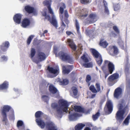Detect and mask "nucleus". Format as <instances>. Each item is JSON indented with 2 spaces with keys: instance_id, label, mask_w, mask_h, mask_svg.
Returning <instances> with one entry per match:
<instances>
[{
  "instance_id": "22",
  "label": "nucleus",
  "mask_w": 130,
  "mask_h": 130,
  "mask_svg": "<svg viewBox=\"0 0 130 130\" xmlns=\"http://www.w3.org/2000/svg\"><path fill=\"white\" fill-rule=\"evenodd\" d=\"M48 89L49 91L53 94L58 93V90L53 85H50Z\"/></svg>"
},
{
  "instance_id": "11",
  "label": "nucleus",
  "mask_w": 130,
  "mask_h": 130,
  "mask_svg": "<svg viewBox=\"0 0 130 130\" xmlns=\"http://www.w3.org/2000/svg\"><path fill=\"white\" fill-rule=\"evenodd\" d=\"M113 108V104L111 101L110 100L107 101L104 108V110L106 112V110H107L108 114L110 113L112 111Z\"/></svg>"
},
{
  "instance_id": "57",
  "label": "nucleus",
  "mask_w": 130,
  "mask_h": 130,
  "mask_svg": "<svg viewBox=\"0 0 130 130\" xmlns=\"http://www.w3.org/2000/svg\"><path fill=\"white\" fill-rule=\"evenodd\" d=\"M57 50L58 49L57 47H56L54 48L53 50L54 52L56 55H57Z\"/></svg>"
},
{
  "instance_id": "40",
  "label": "nucleus",
  "mask_w": 130,
  "mask_h": 130,
  "mask_svg": "<svg viewBox=\"0 0 130 130\" xmlns=\"http://www.w3.org/2000/svg\"><path fill=\"white\" fill-rule=\"evenodd\" d=\"M34 36L33 35H31L27 38V43L28 45H29L30 44L32 39L33 38Z\"/></svg>"
},
{
  "instance_id": "56",
  "label": "nucleus",
  "mask_w": 130,
  "mask_h": 130,
  "mask_svg": "<svg viewBox=\"0 0 130 130\" xmlns=\"http://www.w3.org/2000/svg\"><path fill=\"white\" fill-rule=\"evenodd\" d=\"M48 130H58L55 126H52L48 128Z\"/></svg>"
},
{
  "instance_id": "21",
  "label": "nucleus",
  "mask_w": 130,
  "mask_h": 130,
  "mask_svg": "<svg viewBox=\"0 0 130 130\" xmlns=\"http://www.w3.org/2000/svg\"><path fill=\"white\" fill-rule=\"evenodd\" d=\"M17 125L19 130H25V126L22 121L19 120L17 122Z\"/></svg>"
},
{
  "instance_id": "45",
  "label": "nucleus",
  "mask_w": 130,
  "mask_h": 130,
  "mask_svg": "<svg viewBox=\"0 0 130 130\" xmlns=\"http://www.w3.org/2000/svg\"><path fill=\"white\" fill-rule=\"evenodd\" d=\"M113 7L115 11L118 10L120 8V6L118 4H114L113 5Z\"/></svg>"
},
{
  "instance_id": "17",
  "label": "nucleus",
  "mask_w": 130,
  "mask_h": 130,
  "mask_svg": "<svg viewBox=\"0 0 130 130\" xmlns=\"http://www.w3.org/2000/svg\"><path fill=\"white\" fill-rule=\"evenodd\" d=\"M122 89L120 87H118L116 88L115 90L113 96L115 98L118 99L120 97L122 94Z\"/></svg>"
},
{
  "instance_id": "38",
  "label": "nucleus",
  "mask_w": 130,
  "mask_h": 130,
  "mask_svg": "<svg viewBox=\"0 0 130 130\" xmlns=\"http://www.w3.org/2000/svg\"><path fill=\"white\" fill-rule=\"evenodd\" d=\"M83 66L85 68L92 67V62L84 63L83 64Z\"/></svg>"
},
{
  "instance_id": "9",
  "label": "nucleus",
  "mask_w": 130,
  "mask_h": 130,
  "mask_svg": "<svg viewBox=\"0 0 130 130\" xmlns=\"http://www.w3.org/2000/svg\"><path fill=\"white\" fill-rule=\"evenodd\" d=\"M38 59H33V62L38 64L40 62L42 61L45 59L46 58L45 54L42 52H39L38 54Z\"/></svg>"
},
{
  "instance_id": "5",
  "label": "nucleus",
  "mask_w": 130,
  "mask_h": 130,
  "mask_svg": "<svg viewBox=\"0 0 130 130\" xmlns=\"http://www.w3.org/2000/svg\"><path fill=\"white\" fill-rule=\"evenodd\" d=\"M59 56L62 61L67 62L70 64L73 63V58L67 52L63 51H60L59 53Z\"/></svg>"
},
{
  "instance_id": "18",
  "label": "nucleus",
  "mask_w": 130,
  "mask_h": 130,
  "mask_svg": "<svg viewBox=\"0 0 130 130\" xmlns=\"http://www.w3.org/2000/svg\"><path fill=\"white\" fill-rule=\"evenodd\" d=\"M22 15L19 13H17L14 15L13 19L15 23L19 24L21 22Z\"/></svg>"
},
{
  "instance_id": "28",
  "label": "nucleus",
  "mask_w": 130,
  "mask_h": 130,
  "mask_svg": "<svg viewBox=\"0 0 130 130\" xmlns=\"http://www.w3.org/2000/svg\"><path fill=\"white\" fill-rule=\"evenodd\" d=\"M109 61L107 60H105L104 61V63L103 65L101 67V69L102 70L104 71L107 70V67Z\"/></svg>"
},
{
  "instance_id": "43",
  "label": "nucleus",
  "mask_w": 130,
  "mask_h": 130,
  "mask_svg": "<svg viewBox=\"0 0 130 130\" xmlns=\"http://www.w3.org/2000/svg\"><path fill=\"white\" fill-rule=\"evenodd\" d=\"M126 90L127 93L130 94V82H128L126 83Z\"/></svg>"
},
{
  "instance_id": "26",
  "label": "nucleus",
  "mask_w": 130,
  "mask_h": 130,
  "mask_svg": "<svg viewBox=\"0 0 130 130\" xmlns=\"http://www.w3.org/2000/svg\"><path fill=\"white\" fill-rule=\"evenodd\" d=\"M9 84L8 83L4 82L2 84L0 85V90L7 89L8 87Z\"/></svg>"
},
{
  "instance_id": "23",
  "label": "nucleus",
  "mask_w": 130,
  "mask_h": 130,
  "mask_svg": "<svg viewBox=\"0 0 130 130\" xmlns=\"http://www.w3.org/2000/svg\"><path fill=\"white\" fill-rule=\"evenodd\" d=\"M108 67L109 72L110 74H112L113 71L115 70L114 65L112 63L109 61Z\"/></svg>"
},
{
  "instance_id": "3",
  "label": "nucleus",
  "mask_w": 130,
  "mask_h": 130,
  "mask_svg": "<svg viewBox=\"0 0 130 130\" xmlns=\"http://www.w3.org/2000/svg\"><path fill=\"white\" fill-rule=\"evenodd\" d=\"M47 8L48 9V13L52 14V17L50 18V15H47L46 11H44L42 12V16L45 17L44 20L45 19H47L56 28H57L58 26L57 22L53 10L51 8L50 6H49Z\"/></svg>"
},
{
  "instance_id": "46",
  "label": "nucleus",
  "mask_w": 130,
  "mask_h": 130,
  "mask_svg": "<svg viewBox=\"0 0 130 130\" xmlns=\"http://www.w3.org/2000/svg\"><path fill=\"white\" fill-rule=\"evenodd\" d=\"M113 29L117 34H119L120 33L119 30L116 26H113Z\"/></svg>"
},
{
  "instance_id": "53",
  "label": "nucleus",
  "mask_w": 130,
  "mask_h": 130,
  "mask_svg": "<svg viewBox=\"0 0 130 130\" xmlns=\"http://www.w3.org/2000/svg\"><path fill=\"white\" fill-rule=\"evenodd\" d=\"M54 126L53 125V124L52 123H48L46 124V127L48 128H50L52 126Z\"/></svg>"
},
{
  "instance_id": "30",
  "label": "nucleus",
  "mask_w": 130,
  "mask_h": 130,
  "mask_svg": "<svg viewBox=\"0 0 130 130\" xmlns=\"http://www.w3.org/2000/svg\"><path fill=\"white\" fill-rule=\"evenodd\" d=\"M47 70L50 73L54 74L57 73L58 71L57 69H54L53 68L50 67L49 66L48 67Z\"/></svg>"
},
{
  "instance_id": "12",
  "label": "nucleus",
  "mask_w": 130,
  "mask_h": 130,
  "mask_svg": "<svg viewBox=\"0 0 130 130\" xmlns=\"http://www.w3.org/2000/svg\"><path fill=\"white\" fill-rule=\"evenodd\" d=\"M97 15L94 13H90L87 18V22L89 24H91L97 21Z\"/></svg>"
},
{
  "instance_id": "61",
  "label": "nucleus",
  "mask_w": 130,
  "mask_h": 130,
  "mask_svg": "<svg viewBox=\"0 0 130 130\" xmlns=\"http://www.w3.org/2000/svg\"><path fill=\"white\" fill-rule=\"evenodd\" d=\"M66 34L68 35H70L71 34H72V32L70 31H66Z\"/></svg>"
},
{
  "instance_id": "48",
  "label": "nucleus",
  "mask_w": 130,
  "mask_h": 130,
  "mask_svg": "<svg viewBox=\"0 0 130 130\" xmlns=\"http://www.w3.org/2000/svg\"><path fill=\"white\" fill-rule=\"evenodd\" d=\"M10 118L12 119H14V112L13 109L11 110V114L10 115Z\"/></svg>"
},
{
  "instance_id": "39",
  "label": "nucleus",
  "mask_w": 130,
  "mask_h": 130,
  "mask_svg": "<svg viewBox=\"0 0 130 130\" xmlns=\"http://www.w3.org/2000/svg\"><path fill=\"white\" fill-rule=\"evenodd\" d=\"M89 89L93 93H96L98 92L97 91L93 85H91L89 87Z\"/></svg>"
},
{
  "instance_id": "62",
  "label": "nucleus",
  "mask_w": 130,
  "mask_h": 130,
  "mask_svg": "<svg viewBox=\"0 0 130 130\" xmlns=\"http://www.w3.org/2000/svg\"><path fill=\"white\" fill-rule=\"evenodd\" d=\"M84 130H91V129L89 127H86L85 128Z\"/></svg>"
},
{
  "instance_id": "4",
  "label": "nucleus",
  "mask_w": 130,
  "mask_h": 130,
  "mask_svg": "<svg viewBox=\"0 0 130 130\" xmlns=\"http://www.w3.org/2000/svg\"><path fill=\"white\" fill-rule=\"evenodd\" d=\"M119 110L117 112L115 116V118L117 121L119 122H121L124 119V115L127 110H128L127 107H125L123 109V105L121 104H119Z\"/></svg>"
},
{
  "instance_id": "55",
  "label": "nucleus",
  "mask_w": 130,
  "mask_h": 130,
  "mask_svg": "<svg viewBox=\"0 0 130 130\" xmlns=\"http://www.w3.org/2000/svg\"><path fill=\"white\" fill-rule=\"evenodd\" d=\"M84 112H82L83 113H85L86 114H88L89 113L90 111V110L89 109L88 110H86L84 108Z\"/></svg>"
},
{
  "instance_id": "29",
  "label": "nucleus",
  "mask_w": 130,
  "mask_h": 130,
  "mask_svg": "<svg viewBox=\"0 0 130 130\" xmlns=\"http://www.w3.org/2000/svg\"><path fill=\"white\" fill-rule=\"evenodd\" d=\"M85 125L82 123H78L75 127V130H82Z\"/></svg>"
},
{
  "instance_id": "59",
  "label": "nucleus",
  "mask_w": 130,
  "mask_h": 130,
  "mask_svg": "<svg viewBox=\"0 0 130 130\" xmlns=\"http://www.w3.org/2000/svg\"><path fill=\"white\" fill-rule=\"evenodd\" d=\"M103 2L104 3V7H107V3L105 0H103Z\"/></svg>"
},
{
  "instance_id": "36",
  "label": "nucleus",
  "mask_w": 130,
  "mask_h": 130,
  "mask_svg": "<svg viewBox=\"0 0 130 130\" xmlns=\"http://www.w3.org/2000/svg\"><path fill=\"white\" fill-rule=\"evenodd\" d=\"M72 89L73 91V95L75 96L77 95L78 93L77 88L73 86L72 87Z\"/></svg>"
},
{
  "instance_id": "44",
  "label": "nucleus",
  "mask_w": 130,
  "mask_h": 130,
  "mask_svg": "<svg viewBox=\"0 0 130 130\" xmlns=\"http://www.w3.org/2000/svg\"><path fill=\"white\" fill-rule=\"evenodd\" d=\"M75 24L77 31V32H78L79 30L80 27L79 23L77 19H76L75 20Z\"/></svg>"
},
{
  "instance_id": "64",
  "label": "nucleus",
  "mask_w": 130,
  "mask_h": 130,
  "mask_svg": "<svg viewBox=\"0 0 130 130\" xmlns=\"http://www.w3.org/2000/svg\"><path fill=\"white\" fill-rule=\"evenodd\" d=\"M95 94H92L91 95V98H94V97H95Z\"/></svg>"
},
{
  "instance_id": "37",
  "label": "nucleus",
  "mask_w": 130,
  "mask_h": 130,
  "mask_svg": "<svg viewBox=\"0 0 130 130\" xmlns=\"http://www.w3.org/2000/svg\"><path fill=\"white\" fill-rule=\"evenodd\" d=\"M100 116V113L99 112H97L95 115H93L92 118L94 121L96 120Z\"/></svg>"
},
{
  "instance_id": "60",
  "label": "nucleus",
  "mask_w": 130,
  "mask_h": 130,
  "mask_svg": "<svg viewBox=\"0 0 130 130\" xmlns=\"http://www.w3.org/2000/svg\"><path fill=\"white\" fill-rule=\"evenodd\" d=\"M114 84L113 82H109L108 83V85L109 86H111L113 85Z\"/></svg>"
},
{
  "instance_id": "2",
  "label": "nucleus",
  "mask_w": 130,
  "mask_h": 130,
  "mask_svg": "<svg viewBox=\"0 0 130 130\" xmlns=\"http://www.w3.org/2000/svg\"><path fill=\"white\" fill-rule=\"evenodd\" d=\"M64 17L62 15H60V18L61 20L60 22V26L58 28V32L59 34L62 33L65 28L66 27V25L64 23L65 22L67 25V28L69 27L68 24L70 23V21L68 19L69 17L68 11L67 10H65L64 11Z\"/></svg>"
},
{
  "instance_id": "1",
  "label": "nucleus",
  "mask_w": 130,
  "mask_h": 130,
  "mask_svg": "<svg viewBox=\"0 0 130 130\" xmlns=\"http://www.w3.org/2000/svg\"><path fill=\"white\" fill-rule=\"evenodd\" d=\"M59 106L57 104L53 103L51 105L52 108L56 109L57 113L54 114L55 117L58 119L62 117L63 111L66 112H68L69 106L68 102L65 100L61 99L58 101Z\"/></svg>"
},
{
  "instance_id": "6",
  "label": "nucleus",
  "mask_w": 130,
  "mask_h": 130,
  "mask_svg": "<svg viewBox=\"0 0 130 130\" xmlns=\"http://www.w3.org/2000/svg\"><path fill=\"white\" fill-rule=\"evenodd\" d=\"M90 51L93 57L95 59L97 64L99 66H100L103 61L101 55L94 48H91Z\"/></svg>"
},
{
  "instance_id": "25",
  "label": "nucleus",
  "mask_w": 130,
  "mask_h": 130,
  "mask_svg": "<svg viewBox=\"0 0 130 130\" xmlns=\"http://www.w3.org/2000/svg\"><path fill=\"white\" fill-rule=\"evenodd\" d=\"M73 109L76 112L82 113L84 112V108L79 106L75 105Z\"/></svg>"
},
{
  "instance_id": "33",
  "label": "nucleus",
  "mask_w": 130,
  "mask_h": 130,
  "mask_svg": "<svg viewBox=\"0 0 130 130\" xmlns=\"http://www.w3.org/2000/svg\"><path fill=\"white\" fill-rule=\"evenodd\" d=\"M36 53V51L35 49L33 48H31V53L30 55L31 58V59L32 61L33 60V59H36L35 58H33L34 57Z\"/></svg>"
},
{
  "instance_id": "35",
  "label": "nucleus",
  "mask_w": 130,
  "mask_h": 130,
  "mask_svg": "<svg viewBox=\"0 0 130 130\" xmlns=\"http://www.w3.org/2000/svg\"><path fill=\"white\" fill-rule=\"evenodd\" d=\"M63 7H60L59 13L60 15H61H61H62L63 17V15H62V14L64 12V8H65L66 7L65 5L64 4H63Z\"/></svg>"
},
{
  "instance_id": "50",
  "label": "nucleus",
  "mask_w": 130,
  "mask_h": 130,
  "mask_svg": "<svg viewBox=\"0 0 130 130\" xmlns=\"http://www.w3.org/2000/svg\"><path fill=\"white\" fill-rule=\"evenodd\" d=\"M124 72L126 74H128L129 73V67L127 66H125L124 69Z\"/></svg>"
},
{
  "instance_id": "13",
  "label": "nucleus",
  "mask_w": 130,
  "mask_h": 130,
  "mask_svg": "<svg viewBox=\"0 0 130 130\" xmlns=\"http://www.w3.org/2000/svg\"><path fill=\"white\" fill-rule=\"evenodd\" d=\"M73 65L63 66L62 67V73L64 74H68L72 70Z\"/></svg>"
},
{
  "instance_id": "47",
  "label": "nucleus",
  "mask_w": 130,
  "mask_h": 130,
  "mask_svg": "<svg viewBox=\"0 0 130 130\" xmlns=\"http://www.w3.org/2000/svg\"><path fill=\"white\" fill-rule=\"evenodd\" d=\"M80 1L83 4H86L90 2V0H80Z\"/></svg>"
},
{
  "instance_id": "34",
  "label": "nucleus",
  "mask_w": 130,
  "mask_h": 130,
  "mask_svg": "<svg viewBox=\"0 0 130 130\" xmlns=\"http://www.w3.org/2000/svg\"><path fill=\"white\" fill-rule=\"evenodd\" d=\"M51 2L50 0H45L43 2V4L44 6H47V8L49 6H51Z\"/></svg>"
},
{
  "instance_id": "15",
  "label": "nucleus",
  "mask_w": 130,
  "mask_h": 130,
  "mask_svg": "<svg viewBox=\"0 0 130 130\" xmlns=\"http://www.w3.org/2000/svg\"><path fill=\"white\" fill-rule=\"evenodd\" d=\"M9 45V42L8 41L3 43L0 45V53L2 54L3 52L6 51Z\"/></svg>"
},
{
  "instance_id": "42",
  "label": "nucleus",
  "mask_w": 130,
  "mask_h": 130,
  "mask_svg": "<svg viewBox=\"0 0 130 130\" xmlns=\"http://www.w3.org/2000/svg\"><path fill=\"white\" fill-rule=\"evenodd\" d=\"M118 44L121 48L123 50L124 48V43L121 40H119L118 42Z\"/></svg>"
},
{
  "instance_id": "19",
  "label": "nucleus",
  "mask_w": 130,
  "mask_h": 130,
  "mask_svg": "<svg viewBox=\"0 0 130 130\" xmlns=\"http://www.w3.org/2000/svg\"><path fill=\"white\" fill-rule=\"evenodd\" d=\"M30 23V22L29 19L28 18H24L22 22L21 26L23 28H26L29 26Z\"/></svg>"
},
{
  "instance_id": "27",
  "label": "nucleus",
  "mask_w": 130,
  "mask_h": 130,
  "mask_svg": "<svg viewBox=\"0 0 130 130\" xmlns=\"http://www.w3.org/2000/svg\"><path fill=\"white\" fill-rule=\"evenodd\" d=\"M88 13V11L86 9H83L81 11L80 17H81L86 18L87 16Z\"/></svg>"
},
{
  "instance_id": "24",
  "label": "nucleus",
  "mask_w": 130,
  "mask_h": 130,
  "mask_svg": "<svg viewBox=\"0 0 130 130\" xmlns=\"http://www.w3.org/2000/svg\"><path fill=\"white\" fill-rule=\"evenodd\" d=\"M108 44V43H107L106 41H104V39H101L99 43V45L100 46L104 48H106Z\"/></svg>"
},
{
  "instance_id": "20",
  "label": "nucleus",
  "mask_w": 130,
  "mask_h": 130,
  "mask_svg": "<svg viewBox=\"0 0 130 130\" xmlns=\"http://www.w3.org/2000/svg\"><path fill=\"white\" fill-rule=\"evenodd\" d=\"M68 45L70 47L73 51H76V46L73 40L69 39H68Z\"/></svg>"
},
{
  "instance_id": "31",
  "label": "nucleus",
  "mask_w": 130,
  "mask_h": 130,
  "mask_svg": "<svg viewBox=\"0 0 130 130\" xmlns=\"http://www.w3.org/2000/svg\"><path fill=\"white\" fill-rule=\"evenodd\" d=\"M86 55H88L87 54H84L81 57V58L82 60L85 63H88L89 61V59Z\"/></svg>"
},
{
  "instance_id": "54",
  "label": "nucleus",
  "mask_w": 130,
  "mask_h": 130,
  "mask_svg": "<svg viewBox=\"0 0 130 130\" xmlns=\"http://www.w3.org/2000/svg\"><path fill=\"white\" fill-rule=\"evenodd\" d=\"M104 12L105 13H106L107 15H109V12L107 7H105Z\"/></svg>"
},
{
  "instance_id": "41",
  "label": "nucleus",
  "mask_w": 130,
  "mask_h": 130,
  "mask_svg": "<svg viewBox=\"0 0 130 130\" xmlns=\"http://www.w3.org/2000/svg\"><path fill=\"white\" fill-rule=\"evenodd\" d=\"M130 119V115H129L124 121V123L126 125H128L129 123V120Z\"/></svg>"
},
{
  "instance_id": "8",
  "label": "nucleus",
  "mask_w": 130,
  "mask_h": 130,
  "mask_svg": "<svg viewBox=\"0 0 130 130\" xmlns=\"http://www.w3.org/2000/svg\"><path fill=\"white\" fill-rule=\"evenodd\" d=\"M43 113L41 111H38L36 112L35 114V116L36 118V122L37 125L42 128H43L45 126V124L44 121L41 119L38 118H40L42 115Z\"/></svg>"
},
{
  "instance_id": "16",
  "label": "nucleus",
  "mask_w": 130,
  "mask_h": 130,
  "mask_svg": "<svg viewBox=\"0 0 130 130\" xmlns=\"http://www.w3.org/2000/svg\"><path fill=\"white\" fill-rule=\"evenodd\" d=\"M109 52L111 55H116L119 53V50L115 45L111 46L109 49Z\"/></svg>"
},
{
  "instance_id": "58",
  "label": "nucleus",
  "mask_w": 130,
  "mask_h": 130,
  "mask_svg": "<svg viewBox=\"0 0 130 130\" xmlns=\"http://www.w3.org/2000/svg\"><path fill=\"white\" fill-rule=\"evenodd\" d=\"M2 59L4 61H6L7 60V58L6 56L5 55H3L1 56Z\"/></svg>"
},
{
  "instance_id": "52",
  "label": "nucleus",
  "mask_w": 130,
  "mask_h": 130,
  "mask_svg": "<svg viewBox=\"0 0 130 130\" xmlns=\"http://www.w3.org/2000/svg\"><path fill=\"white\" fill-rule=\"evenodd\" d=\"M69 82H59V84L61 85H68Z\"/></svg>"
},
{
  "instance_id": "10",
  "label": "nucleus",
  "mask_w": 130,
  "mask_h": 130,
  "mask_svg": "<svg viewBox=\"0 0 130 130\" xmlns=\"http://www.w3.org/2000/svg\"><path fill=\"white\" fill-rule=\"evenodd\" d=\"M24 9L27 13L30 14L33 13L35 15L37 14V10L35 9L34 7L30 6L27 5L25 7Z\"/></svg>"
},
{
  "instance_id": "7",
  "label": "nucleus",
  "mask_w": 130,
  "mask_h": 130,
  "mask_svg": "<svg viewBox=\"0 0 130 130\" xmlns=\"http://www.w3.org/2000/svg\"><path fill=\"white\" fill-rule=\"evenodd\" d=\"M11 108V107L9 106L5 105L1 110V113L2 117V121L5 123L6 125L8 122L7 113L9 111Z\"/></svg>"
},
{
  "instance_id": "51",
  "label": "nucleus",
  "mask_w": 130,
  "mask_h": 130,
  "mask_svg": "<svg viewBox=\"0 0 130 130\" xmlns=\"http://www.w3.org/2000/svg\"><path fill=\"white\" fill-rule=\"evenodd\" d=\"M91 76L89 75H88L86 76V81H89L91 79Z\"/></svg>"
},
{
  "instance_id": "63",
  "label": "nucleus",
  "mask_w": 130,
  "mask_h": 130,
  "mask_svg": "<svg viewBox=\"0 0 130 130\" xmlns=\"http://www.w3.org/2000/svg\"><path fill=\"white\" fill-rule=\"evenodd\" d=\"M105 100H101L100 102V104L101 105H102L103 103L104 102Z\"/></svg>"
},
{
  "instance_id": "14",
  "label": "nucleus",
  "mask_w": 130,
  "mask_h": 130,
  "mask_svg": "<svg viewBox=\"0 0 130 130\" xmlns=\"http://www.w3.org/2000/svg\"><path fill=\"white\" fill-rule=\"evenodd\" d=\"M72 110H71L69 112V118L71 121L75 120L77 119L78 117L82 116L80 114L74 112L72 113Z\"/></svg>"
},
{
  "instance_id": "32",
  "label": "nucleus",
  "mask_w": 130,
  "mask_h": 130,
  "mask_svg": "<svg viewBox=\"0 0 130 130\" xmlns=\"http://www.w3.org/2000/svg\"><path fill=\"white\" fill-rule=\"evenodd\" d=\"M119 77V74L117 73H115L109 76V78L112 80H114L118 78Z\"/></svg>"
},
{
  "instance_id": "49",
  "label": "nucleus",
  "mask_w": 130,
  "mask_h": 130,
  "mask_svg": "<svg viewBox=\"0 0 130 130\" xmlns=\"http://www.w3.org/2000/svg\"><path fill=\"white\" fill-rule=\"evenodd\" d=\"M95 86L97 89V92H99L100 90V85L99 84L96 83L95 84Z\"/></svg>"
}]
</instances>
